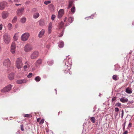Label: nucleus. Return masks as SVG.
Segmentation results:
<instances>
[{
	"instance_id": "obj_5",
	"label": "nucleus",
	"mask_w": 134,
	"mask_h": 134,
	"mask_svg": "<svg viewBox=\"0 0 134 134\" xmlns=\"http://www.w3.org/2000/svg\"><path fill=\"white\" fill-rule=\"evenodd\" d=\"M12 87V86L10 85H9L1 90V92L2 93L7 92L11 90Z\"/></svg>"
},
{
	"instance_id": "obj_21",
	"label": "nucleus",
	"mask_w": 134,
	"mask_h": 134,
	"mask_svg": "<svg viewBox=\"0 0 134 134\" xmlns=\"http://www.w3.org/2000/svg\"><path fill=\"white\" fill-rule=\"evenodd\" d=\"M39 16V14L38 13H36L34 14L33 18L35 19H36Z\"/></svg>"
},
{
	"instance_id": "obj_54",
	"label": "nucleus",
	"mask_w": 134,
	"mask_h": 134,
	"mask_svg": "<svg viewBox=\"0 0 134 134\" xmlns=\"http://www.w3.org/2000/svg\"><path fill=\"white\" fill-rule=\"evenodd\" d=\"M46 48H48L50 47V46L49 45H48L46 46Z\"/></svg>"
},
{
	"instance_id": "obj_17",
	"label": "nucleus",
	"mask_w": 134,
	"mask_h": 134,
	"mask_svg": "<svg viewBox=\"0 0 134 134\" xmlns=\"http://www.w3.org/2000/svg\"><path fill=\"white\" fill-rule=\"evenodd\" d=\"M42 62V60L41 59H39L37 60L35 62V65L36 66H39L40 64H41Z\"/></svg>"
},
{
	"instance_id": "obj_25",
	"label": "nucleus",
	"mask_w": 134,
	"mask_h": 134,
	"mask_svg": "<svg viewBox=\"0 0 134 134\" xmlns=\"http://www.w3.org/2000/svg\"><path fill=\"white\" fill-rule=\"evenodd\" d=\"M49 8L50 10H54V5L52 4H51L48 5Z\"/></svg>"
},
{
	"instance_id": "obj_1",
	"label": "nucleus",
	"mask_w": 134,
	"mask_h": 134,
	"mask_svg": "<svg viewBox=\"0 0 134 134\" xmlns=\"http://www.w3.org/2000/svg\"><path fill=\"white\" fill-rule=\"evenodd\" d=\"M3 39L5 44H8L10 41V36L8 33H6L3 36Z\"/></svg>"
},
{
	"instance_id": "obj_10",
	"label": "nucleus",
	"mask_w": 134,
	"mask_h": 134,
	"mask_svg": "<svg viewBox=\"0 0 134 134\" xmlns=\"http://www.w3.org/2000/svg\"><path fill=\"white\" fill-rule=\"evenodd\" d=\"M45 30L42 29L39 32L38 36L39 38H41L43 37L44 34L45 33Z\"/></svg>"
},
{
	"instance_id": "obj_55",
	"label": "nucleus",
	"mask_w": 134,
	"mask_h": 134,
	"mask_svg": "<svg viewBox=\"0 0 134 134\" xmlns=\"http://www.w3.org/2000/svg\"><path fill=\"white\" fill-rule=\"evenodd\" d=\"M115 112H118L119 111V109H115Z\"/></svg>"
},
{
	"instance_id": "obj_38",
	"label": "nucleus",
	"mask_w": 134,
	"mask_h": 134,
	"mask_svg": "<svg viewBox=\"0 0 134 134\" xmlns=\"http://www.w3.org/2000/svg\"><path fill=\"white\" fill-rule=\"evenodd\" d=\"M32 73H30L27 75V77L28 78H30L32 77Z\"/></svg>"
},
{
	"instance_id": "obj_13",
	"label": "nucleus",
	"mask_w": 134,
	"mask_h": 134,
	"mask_svg": "<svg viewBox=\"0 0 134 134\" xmlns=\"http://www.w3.org/2000/svg\"><path fill=\"white\" fill-rule=\"evenodd\" d=\"M2 17L4 19H6L8 16V13L7 12H3L2 14Z\"/></svg>"
},
{
	"instance_id": "obj_36",
	"label": "nucleus",
	"mask_w": 134,
	"mask_h": 134,
	"mask_svg": "<svg viewBox=\"0 0 134 134\" xmlns=\"http://www.w3.org/2000/svg\"><path fill=\"white\" fill-rule=\"evenodd\" d=\"M51 2L50 1H48L44 2V3L45 4L47 5L48 4L50 3Z\"/></svg>"
},
{
	"instance_id": "obj_58",
	"label": "nucleus",
	"mask_w": 134,
	"mask_h": 134,
	"mask_svg": "<svg viewBox=\"0 0 134 134\" xmlns=\"http://www.w3.org/2000/svg\"><path fill=\"white\" fill-rule=\"evenodd\" d=\"M1 47H0V51H1Z\"/></svg>"
},
{
	"instance_id": "obj_34",
	"label": "nucleus",
	"mask_w": 134,
	"mask_h": 134,
	"mask_svg": "<svg viewBox=\"0 0 134 134\" xmlns=\"http://www.w3.org/2000/svg\"><path fill=\"white\" fill-rule=\"evenodd\" d=\"M126 120H125L123 124V125H122V126H123V131H124L125 130V125H126Z\"/></svg>"
},
{
	"instance_id": "obj_50",
	"label": "nucleus",
	"mask_w": 134,
	"mask_h": 134,
	"mask_svg": "<svg viewBox=\"0 0 134 134\" xmlns=\"http://www.w3.org/2000/svg\"><path fill=\"white\" fill-rule=\"evenodd\" d=\"M128 133L127 131H125L123 133V134H127Z\"/></svg>"
},
{
	"instance_id": "obj_28",
	"label": "nucleus",
	"mask_w": 134,
	"mask_h": 134,
	"mask_svg": "<svg viewBox=\"0 0 134 134\" xmlns=\"http://www.w3.org/2000/svg\"><path fill=\"white\" fill-rule=\"evenodd\" d=\"M90 120L92 122L94 123L95 122V117H90Z\"/></svg>"
},
{
	"instance_id": "obj_53",
	"label": "nucleus",
	"mask_w": 134,
	"mask_h": 134,
	"mask_svg": "<svg viewBox=\"0 0 134 134\" xmlns=\"http://www.w3.org/2000/svg\"><path fill=\"white\" fill-rule=\"evenodd\" d=\"M36 11V8H34L33 9L32 11L33 12H35Z\"/></svg>"
},
{
	"instance_id": "obj_24",
	"label": "nucleus",
	"mask_w": 134,
	"mask_h": 134,
	"mask_svg": "<svg viewBox=\"0 0 134 134\" xmlns=\"http://www.w3.org/2000/svg\"><path fill=\"white\" fill-rule=\"evenodd\" d=\"M64 45V42H59L58 46L60 48H61L63 47Z\"/></svg>"
},
{
	"instance_id": "obj_43",
	"label": "nucleus",
	"mask_w": 134,
	"mask_h": 134,
	"mask_svg": "<svg viewBox=\"0 0 134 134\" xmlns=\"http://www.w3.org/2000/svg\"><path fill=\"white\" fill-rule=\"evenodd\" d=\"M121 104L120 103H118L116 104V105L118 107H120L121 106Z\"/></svg>"
},
{
	"instance_id": "obj_9",
	"label": "nucleus",
	"mask_w": 134,
	"mask_h": 134,
	"mask_svg": "<svg viewBox=\"0 0 134 134\" xmlns=\"http://www.w3.org/2000/svg\"><path fill=\"white\" fill-rule=\"evenodd\" d=\"M64 14V10L63 9H60L58 11V18H60Z\"/></svg>"
},
{
	"instance_id": "obj_12",
	"label": "nucleus",
	"mask_w": 134,
	"mask_h": 134,
	"mask_svg": "<svg viewBox=\"0 0 134 134\" xmlns=\"http://www.w3.org/2000/svg\"><path fill=\"white\" fill-rule=\"evenodd\" d=\"M26 82V80L25 79L22 80H18L16 81V83L18 84H21L23 83H25Z\"/></svg>"
},
{
	"instance_id": "obj_44",
	"label": "nucleus",
	"mask_w": 134,
	"mask_h": 134,
	"mask_svg": "<svg viewBox=\"0 0 134 134\" xmlns=\"http://www.w3.org/2000/svg\"><path fill=\"white\" fill-rule=\"evenodd\" d=\"M131 127H132V124L131 122H130L128 125V127H129V128H130Z\"/></svg>"
},
{
	"instance_id": "obj_20",
	"label": "nucleus",
	"mask_w": 134,
	"mask_h": 134,
	"mask_svg": "<svg viewBox=\"0 0 134 134\" xmlns=\"http://www.w3.org/2000/svg\"><path fill=\"white\" fill-rule=\"evenodd\" d=\"M40 25L41 26H43L44 25V22L43 20H40L39 22Z\"/></svg>"
},
{
	"instance_id": "obj_7",
	"label": "nucleus",
	"mask_w": 134,
	"mask_h": 134,
	"mask_svg": "<svg viewBox=\"0 0 134 134\" xmlns=\"http://www.w3.org/2000/svg\"><path fill=\"white\" fill-rule=\"evenodd\" d=\"M3 64L4 66L8 67L10 65V62L9 59H7L4 60Z\"/></svg>"
},
{
	"instance_id": "obj_52",
	"label": "nucleus",
	"mask_w": 134,
	"mask_h": 134,
	"mask_svg": "<svg viewBox=\"0 0 134 134\" xmlns=\"http://www.w3.org/2000/svg\"><path fill=\"white\" fill-rule=\"evenodd\" d=\"M67 19V18L66 17H65L64 18V22H65L66 21V19Z\"/></svg>"
},
{
	"instance_id": "obj_46",
	"label": "nucleus",
	"mask_w": 134,
	"mask_h": 134,
	"mask_svg": "<svg viewBox=\"0 0 134 134\" xmlns=\"http://www.w3.org/2000/svg\"><path fill=\"white\" fill-rule=\"evenodd\" d=\"M116 99V97H115L112 99V102H113Z\"/></svg>"
},
{
	"instance_id": "obj_56",
	"label": "nucleus",
	"mask_w": 134,
	"mask_h": 134,
	"mask_svg": "<svg viewBox=\"0 0 134 134\" xmlns=\"http://www.w3.org/2000/svg\"><path fill=\"white\" fill-rule=\"evenodd\" d=\"M15 5H16L17 6H19V5H21V4H15Z\"/></svg>"
},
{
	"instance_id": "obj_26",
	"label": "nucleus",
	"mask_w": 134,
	"mask_h": 134,
	"mask_svg": "<svg viewBox=\"0 0 134 134\" xmlns=\"http://www.w3.org/2000/svg\"><path fill=\"white\" fill-rule=\"evenodd\" d=\"M113 79L115 81L119 79V77L116 75H114L113 76Z\"/></svg>"
},
{
	"instance_id": "obj_15",
	"label": "nucleus",
	"mask_w": 134,
	"mask_h": 134,
	"mask_svg": "<svg viewBox=\"0 0 134 134\" xmlns=\"http://www.w3.org/2000/svg\"><path fill=\"white\" fill-rule=\"evenodd\" d=\"M120 100L123 103H127L128 101L127 98L125 97H122L120 99Z\"/></svg>"
},
{
	"instance_id": "obj_6",
	"label": "nucleus",
	"mask_w": 134,
	"mask_h": 134,
	"mask_svg": "<svg viewBox=\"0 0 134 134\" xmlns=\"http://www.w3.org/2000/svg\"><path fill=\"white\" fill-rule=\"evenodd\" d=\"M38 52L37 51H35L31 54L30 56V57L31 59H35L38 56Z\"/></svg>"
},
{
	"instance_id": "obj_48",
	"label": "nucleus",
	"mask_w": 134,
	"mask_h": 134,
	"mask_svg": "<svg viewBox=\"0 0 134 134\" xmlns=\"http://www.w3.org/2000/svg\"><path fill=\"white\" fill-rule=\"evenodd\" d=\"M27 68V66L26 65H25L24 66V70H25Z\"/></svg>"
},
{
	"instance_id": "obj_42",
	"label": "nucleus",
	"mask_w": 134,
	"mask_h": 134,
	"mask_svg": "<svg viewBox=\"0 0 134 134\" xmlns=\"http://www.w3.org/2000/svg\"><path fill=\"white\" fill-rule=\"evenodd\" d=\"M44 122V120L43 119H42L40 121V124H42Z\"/></svg>"
},
{
	"instance_id": "obj_45",
	"label": "nucleus",
	"mask_w": 134,
	"mask_h": 134,
	"mask_svg": "<svg viewBox=\"0 0 134 134\" xmlns=\"http://www.w3.org/2000/svg\"><path fill=\"white\" fill-rule=\"evenodd\" d=\"M122 114H121V118H122L124 115V111L122 110Z\"/></svg>"
},
{
	"instance_id": "obj_11",
	"label": "nucleus",
	"mask_w": 134,
	"mask_h": 134,
	"mask_svg": "<svg viewBox=\"0 0 134 134\" xmlns=\"http://www.w3.org/2000/svg\"><path fill=\"white\" fill-rule=\"evenodd\" d=\"M24 8H20L18 9L16 11V13L18 15H21L24 10Z\"/></svg>"
},
{
	"instance_id": "obj_33",
	"label": "nucleus",
	"mask_w": 134,
	"mask_h": 134,
	"mask_svg": "<svg viewBox=\"0 0 134 134\" xmlns=\"http://www.w3.org/2000/svg\"><path fill=\"white\" fill-rule=\"evenodd\" d=\"M24 116L25 117L31 118L32 117V115L31 114H25Z\"/></svg>"
},
{
	"instance_id": "obj_31",
	"label": "nucleus",
	"mask_w": 134,
	"mask_h": 134,
	"mask_svg": "<svg viewBox=\"0 0 134 134\" xmlns=\"http://www.w3.org/2000/svg\"><path fill=\"white\" fill-rule=\"evenodd\" d=\"M41 78L39 76H37L35 78V80L37 82L40 81L41 80Z\"/></svg>"
},
{
	"instance_id": "obj_14",
	"label": "nucleus",
	"mask_w": 134,
	"mask_h": 134,
	"mask_svg": "<svg viewBox=\"0 0 134 134\" xmlns=\"http://www.w3.org/2000/svg\"><path fill=\"white\" fill-rule=\"evenodd\" d=\"M52 27V23H49L48 26V33L49 34H51V32Z\"/></svg>"
},
{
	"instance_id": "obj_40",
	"label": "nucleus",
	"mask_w": 134,
	"mask_h": 134,
	"mask_svg": "<svg viewBox=\"0 0 134 134\" xmlns=\"http://www.w3.org/2000/svg\"><path fill=\"white\" fill-rule=\"evenodd\" d=\"M64 32V30H63V31H62V33H60L59 35V37H62V36H63V35Z\"/></svg>"
},
{
	"instance_id": "obj_16",
	"label": "nucleus",
	"mask_w": 134,
	"mask_h": 134,
	"mask_svg": "<svg viewBox=\"0 0 134 134\" xmlns=\"http://www.w3.org/2000/svg\"><path fill=\"white\" fill-rule=\"evenodd\" d=\"M14 74L13 73L10 74L8 76V78L10 80H12L14 79Z\"/></svg>"
},
{
	"instance_id": "obj_18",
	"label": "nucleus",
	"mask_w": 134,
	"mask_h": 134,
	"mask_svg": "<svg viewBox=\"0 0 134 134\" xmlns=\"http://www.w3.org/2000/svg\"><path fill=\"white\" fill-rule=\"evenodd\" d=\"M5 5L4 4V2H2L0 3V9L3 10L5 8Z\"/></svg>"
},
{
	"instance_id": "obj_51",
	"label": "nucleus",
	"mask_w": 134,
	"mask_h": 134,
	"mask_svg": "<svg viewBox=\"0 0 134 134\" xmlns=\"http://www.w3.org/2000/svg\"><path fill=\"white\" fill-rule=\"evenodd\" d=\"M40 119H41L40 118H38L37 119V121L38 122H39L40 121Z\"/></svg>"
},
{
	"instance_id": "obj_35",
	"label": "nucleus",
	"mask_w": 134,
	"mask_h": 134,
	"mask_svg": "<svg viewBox=\"0 0 134 134\" xmlns=\"http://www.w3.org/2000/svg\"><path fill=\"white\" fill-rule=\"evenodd\" d=\"M17 17L16 16H15L12 20V22L13 23H15L17 21Z\"/></svg>"
},
{
	"instance_id": "obj_57",
	"label": "nucleus",
	"mask_w": 134,
	"mask_h": 134,
	"mask_svg": "<svg viewBox=\"0 0 134 134\" xmlns=\"http://www.w3.org/2000/svg\"><path fill=\"white\" fill-rule=\"evenodd\" d=\"M115 109H118V108H116Z\"/></svg>"
},
{
	"instance_id": "obj_37",
	"label": "nucleus",
	"mask_w": 134,
	"mask_h": 134,
	"mask_svg": "<svg viewBox=\"0 0 134 134\" xmlns=\"http://www.w3.org/2000/svg\"><path fill=\"white\" fill-rule=\"evenodd\" d=\"M71 12L72 13H74L75 11V7H73L71 9Z\"/></svg>"
},
{
	"instance_id": "obj_32",
	"label": "nucleus",
	"mask_w": 134,
	"mask_h": 134,
	"mask_svg": "<svg viewBox=\"0 0 134 134\" xmlns=\"http://www.w3.org/2000/svg\"><path fill=\"white\" fill-rule=\"evenodd\" d=\"M73 1L72 0H70L69 2V4L68 6V8H70L72 5Z\"/></svg>"
},
{
	"instance_id": "obj_27",
	"label": "nucleus",
	"mask_w": 134,
	"mask_h": 134,
	"mask_svg": "<svg viewBox=\"0 0 134 134\" xmlns=\"http://www.w3.org/2000/svg\"><path fill=\"white\" fill-rule=\"evenodd\" d=\"M126 92L127 93L129 94H130L132 93V91L130 89L129 87L127 88H126Z\"/></svg>"
},
{
	"instance_id": "obj_30",
	"label": "nucleus",
	"mask_w": 134,
	"mask_h": 134,
	"mask_svg": "<svg viewBox=\"0 0 134 134\" xmlns=\"http://www.w3.org/2000/svg\"><path fill=\"white\" fill-rule=\"evenodd\" d=\"M8 27L9 30H11L12 28V25L10 23H9L8 25Z\"/></svg>"
},
{
	"instance_id": "obj_39",
	"label": "nucleus",
	"mask_w": 134,
	"mask_h": 134,
	"mask_svg": "<svg viewBox=\"0 0 134 134\" xmlns=\"http://www.w3.org/2000/svg\"><path fill=\"white\" fill-rule=\"evenodd\" d=\"M55 17V15L54 14H53L52 15V17H51L52 20H54Z\"/></svg>"
},
{
	"instance_id": "obj_4",
	"label": "nucleus",
	"mask_w": 134,
	"mask_h": 134,
	"mask_svg": "<svg viewBox=\"0 0 134 134\" xmlns=\"http://www.w3.org/2000/svg\"><path fill=\"white\" fill-rule=\"evenodd\" d=\"M33 49V47L32 45L28 43L26 45L24 48V50L25 52H30Z\"/></svg>"
},
{
	"instance_id": "obj_23",
	"label": "nucleus",
	"mask_w": 134,
	"mask_h": 134,
	"mask_svg": "<svg viewBox=\"0 0 134 134\" xmlns=\"http://www.w3.org/2000/svg\"><path fill=\"white\" fill-rule=\"evenodd\" d=\"M64 25V23L62 21L59 24V29H62Z\"/></svg>"
},
{
	"instance_id": "obj_8",
	"label": "nucleus",
	"mask_w": 134,
	"mask_h": 134,
	"mask_svg": "<svg viewBox=\"0 0 134 134\" xmlns=\"http://www.w3.org/2000/svg\"><path fill=\"white\" fill-rule=\"evenodd\" d=\"M16 49L15 43L14 42L12 43L11 46V52L13 54L15 52Z\"/></svg>"
},
{
	"instance_id": "obj_19",
	"label": "nucleus",
	"mask_w": 134,
	"mask_h": 134,
	"mask_svg": "<svg viewBox=\"0 0 134 134\" xmlns=\"http://www.w3.org/2000/svg\"><path fill=\"white\" fill-rule=\"evenodd\" d=\"M19 37V35L18 33L15 34L13 37V38L14 40L16 41L18 39Z\"/></svg>"
},
{
	"instance_id": "obj_3",
	"label": "nucleus",
	"mask_w": 134,
	"mask_h": 134,
	"mask_svg": "<svg viewBox=\"0 0 134 134\" xmlns=\"http://www.w3.org/2000/svg\"><path fill=\"white\" fill-rule=\"evenodd\" d=\"M30 36V34L29 33L25 32L21 36V39L23 41H26L28 40Z\"/></svg>"
},
{
	"instance_id": "obj_2",
	"label": "nucleus",
	"mask_w": 134,
	"mask_h": 134,
	"mask_svg": "<svg viewBox=\"0 0 134 134\" xmlns=\"http://www.w3.org/2000/svg\"><path fill=\"white\" fill-rule=\"evenodd\" d=\"M15 65L16 68L19 69L22 68L23 63L21 59L18 58L16 59L15 62Z\"/></svg>"
},
{
	"instance_id": "obj_22",
	"label": "nucleus",
	"mask_w": 134,
	"mask_h": 134,
	"mask_svg": "<svg viewBox=\"0 0 134 134\" xmlns=\"http://www.w3.org/2000/svg\"><path fill=\"white\" fill-rule=\"evenodd\" d=\"M26 19L25 18H23L21 19L20 21L22 23H24L26 22Z\"/></svg>"
},
{
	"instance_id": "obj_49",
	"label": "nucleus",
	"mask_w": 134,
	"mask_h": 134,
	"mask_svg": "<svg viewBox=\"0 0 134 134\" xmlns=\"http://www.w3.org/2000/svg\"><path fill=\"white\" fill-rule=\"evenodd\" d=\"M19 1L18 0H14V2L15 3H18Z\"/></svg>"
},
{
	"instance_id": "obj_47",
	"label": "nucleus",
	"mask_w": 134,
	"mask_h": 134,
	"mask_svg": "<svg viewBox=\"0 0 134 134\" xmlns=\"http://www.w3.org/2000/svg\"><path fill=\"white\" fill-rule=\"evenodd\" d=\"M2 24H1L0 25V30H1L2 29Z\"/></svg>"
},
{
	"instance_id": "obj_41",
	"label": "nucleus",
	"mask_w": 134,
	"mask_h": 134,
	"mask_svg": "<svg viewBox=\"0 0 134 134\" xmlns=\"http://www.w3.org/2000/svg\"><path fill=\"white\" fill-rule=\"evenodd\" d=\"M23 126H24L23 124H21L20 125L21 130L22 131L24 130Z\"/></svg>"
},
{
	"instance_id": "obj_29",
	"label": "nucleus",
	"mask_w": 134,
	"mask_h": 134,
	"mask_svg": "<svg viewBox=\"0 0 134 134\" xmlns=\"http://www.w3.org/2000/svg\"><path fill=\"white\" fill-rule=\"evenodd\" d=\"M74 20V18L72 17H69L68 19V21L70 23H71Z\"/></svg>"
}]
</instances>
